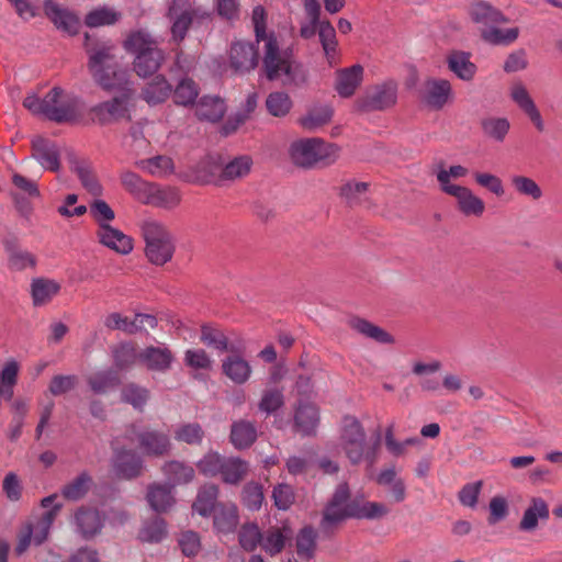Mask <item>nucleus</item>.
<instances>
[{
	"label": "nucleus",
	"mask_w": 562,
	"mask_h": 562,
	"mask_svg": "<svg viewBox=\"0 0 562 562\" xmlns=\"http://www.w3.org/2000/svg\"><path fill=\"white\" fill-rule=\"evenodd\" d=\"M257 42H265L263 68L269 80H280L282 85L301 87L307 81L305 68L292 59L291 53L279 48L273 34L266 32V11L261 5L252 10L251 16Z\"/></svg>",
	"instance_id": "nucleus-1"
},
{
	"label": "nucleus",
	"mask_w": 562,
	"mask_h": 562,
	"mask_svg": "<svg viewBox=\"0 0 562 562\" xmlns=\"http://www.w3.org/2000/svg\"><path fill=\"white\" fill-rule=\"evenodd\" d=\"M115 46L105 42L88 48V68L94 82L106 91H131L128 71L121 65Z\"/></svg>",
	"instance_id": "nucleus-2"
},
{
	"label": "nucleus",
	"mask_w": 562,
	"mask_h": 562,
	"mask_svg": "<svg viewBox=\"0 0 562 562\" xmlns=\"http://www.w3.org/2000/svg\"><path fill=\"white\" fill-rule=\"evenodd\" d=\"M124 48L135 55L134 69L139 77L154 75L165 60L157 41L144 30L132 32L124 41Z\"/></svg>",
	"instance_id": "nucleus-3"
},
{
	"label": "nucleus",
	"mask_w": 562,
	"mask_h": 562,
	"mask_svg": "<svg viewBox=\"0 0 562 562\" xmlns=\"http://www.w3.org/2000/svg\"><path fill=\"white\" fill-rule=\"evenodd\" d=\"M57 494L44 497L41 506L46 509L41 516L27 520L19 533V541L15 547L18 554L24 553L29 547L34 543L42 544L48 537L49 530L63 508V504L57 502Z\"/></svg>",
	"instance_id": "nucleus-4"
},
{
	"label": "nucleus",
	"mask_w": 562,
	"mask_h": 562,
	"mask_svg": "<svg viewBox=\"0 0 562 562\" xmlns=\"http://www.w3.org/2000/svg\"><path fill=\"white\" fill-rule=\"evenodd\" d=\"M339 446L352 464L366 461L372 465L376 460L378 443L371 445L367 441L364 429L355 417L346 416L344 418Z\"/></svg>",
	"instance_id": "nucleus-5"
},
{
	"label": "nucleus",
	"mask_w": 562,
	"mask_h": 562,
	"mask_svg": "<svg viewBox=\"0 0 562 562\" xmlns=\"http://www.w3.org/2000/svg\"><path fill=\"white\" fill-rule=\"evenodd\" d=\"M140 231L145 240V255L149 262L164 266L169 262L175 254V237L166 225L157 220L147 218L140 224Z\"/></svg>",
	"instance_id": "nucleus-6"
},
{
	"label": "nucleus",
	"mask_w": 562,
	"mask_h": 562,
	"mask_svg": "<svg viewBox=\"0 0 562 562\" xmlns=\"http://www.w3.org/2000/svg\"><path fill=\"white\" fill-rule=\"evenodd\" d=\"M291 161L301 168H312L317 164L330 165L338 158V147L321 138H302L289 147Z\"/></svg>",
	"instance_id": "nucleus-7"
},
{
	"label": "nucleus",
	"mask_w": 562,
	"mask_h": 562,
	"mask_svg": "<svg viewBox=\"0 0 562 562\" xmlns=\"http://www.w3.org/2000/svg\"><path fill=\"white\" fill-rule=\"evenodd\" d=\"M166 16L170 23L172 41L180 43L186 38L193 23H202L210 18V14L191 0H171Z\"/></svg>",
	"instance_id": "nucleus-8"
},
{
	"label": "nucleus",
	"mask_w": 562,
	"mask_h": 562,
	"mask_svg": "<svg viewBox=\"0 0 562 562\" xmlns=\"http://www.w3.org/2000/svg\"><path fill=\"white\" fill-rule=\"evenodd\" d=\"M63 90L53 88L44 97L43 116L54 122H69L79 115L80 101L76 97H67L61 99Z\"/></svg>",
	"instance_id": "nucleus-9"
},
{
	"label": "nucleus",
	"mask_w": 562,
	"mask_h": 562,
	"mask_svg": "<svg viewBox=\"0 0 562 562\" xmlns=\"http://www.w3.org/2000/svg\"><path fill=\"white\" fill-rule=\"evenodd\" d=\"M397 98V86L394 81H386L367 90L364 95L356 101L359 111H383L393 106Z\"/></svg>",
	"instance_id": "nucleus-10"
},
{
	"label": "nucleus",
	"mask_w": 562,
	"mask_h": 562,
	"mask_svg": "<svg viewBox=\"0 0 562 562\" xmlns=\"http://www.w3.org/2000/svg\"><path fill=\"white\" fill-rule=\"evenodd\" d=\"M348 498H349V485L346 482L340 483L336 487L330 501L324 508L323 519L321 521V526L324 530H327L330 527H333L348 518V512H347Z\"/></svg>",
	"instance_id": "nucleus-11"
},
{
	"label": "nucleus",
	"mask_w": 562,
	"mask_h": 562,
	"mask_svg": "<svg viewBox=\"0 0 562 562\" xmlns=\"http://www.w3.org/2000/svg\"><path fill=\"white\" fill-rule=\"evenodd\" d=\"M32 157L45 169L57 171L60 167L58 146L44 137H35L32 140Z\"/></svg>",
	"instance_id": "nucleus-12"
},
{
	"label": "nucleus",
	"mask_w": 562,
	"mask_h": 562,
	"mask_svg": "<svg viewBox=\"0 0 562 562\" xmlns=\"http://www.w3.org/2000/svg\"><path fill=\"white\" fill-rule=\"evenodd\" d=\"M510 98L517 106L529 117L539 132L544 131V121L527 88L521 82L510 87Z\"/></svg>",
	"instance_id": "nucleus-13"
},
{
	"label": "nucleus",
	"mask_w": 562,
	"mask_h": 562,
	"mask_svg": "<svg viewBox=\"0 0 562 562\" xmlns=\"http://www.w3.org/2000/svg\"><path fill=\"white\" fill-rule=\"evenodd\" d=\"M446 194L457 200L458 210L465 216L480 217L485 211L484 201L467 187H449Z\"/></svg>",
	"instance_id": "nucleus-14"
},
{
	"label": "nucleus",
	"mask_w": 562,
	"mask_h": 562,
	"mask_svg": "<svg viewBox=\"0 0 562 562\" xmlns=\"http://www.w3.org/2000/svg\"><path fill=\"white\" fill-rule=\"evenodd\" d=\"M231 66L236 72H248L258 65L255 46L246 42H236L231 47Z\"/></svg>",
	"instance_id": "nucleus-15"
},
{
	"label": "nucleus",
	"mask_w": 562,
	"mask_h": 562,
	"mask_svg": "<svg viewBox=\"0 0 562 562\" xmlns=\"http://www.w3.org/2000/svg\"><path fill=\"white\" fill-rule=\"evenodd\" d=\"M72 524L77 533L85 539H90L101 531L103 519L99 510L81 507L75 513Z\"/></svg>",
	"instance_id": "nucleus-16"
},
{
	"label": "nucleus",
	"mask_w": 562,
	"mask_h": 562,
	"mask_svg": "<svg viewBox=\"0 0 562 562\" xmlns=\"http://www.w3.org/2000/svg\"><path fill=\"white\" fill-rule=\"evenodd\" d=\"M98 238L103 246L119 254L127 255L133 250L132 238L110 224L101 223L99 225Z\"/></svg>",
	"instance_id": "nucleus-17"
},
{
	"label": "nucleus",
	"mask_w": 562,
	"mask_h": 562,
	"mask_svg": "<svg viewBox=\"0 0 562 562\" xmlns=\"http://www.w3.org/2000/svg\"><path fill=\"white\" fill-rule=\"evenodd\" d=\"M44 9L46 15L58 30L67 33L68 35H75L78 33L80 21L72 12L60 8L52 0L45 1Z\"/></svg>",
	"instance_id": "nucleus-18"
},
{
	"label": "nucleus",
	"mask_w": 562,
	"mask_h": 562,
	"mask_svg": "<svg viewBox=\"0 0 562 562\" xmlns=\"http://www.w3.org/2000/svg\"><path fill=\"white\" fill-rule=\"evenodd\" d=\"M122 97L113 98L97 104L91 109L94 117L102 124L124 117L127 113V98L130 91H122Z\"/></svg>",
	"instance_id": "nucleus-19"
},
{
	"label": "nucleus",
	"mask_w": 562,
	"mask_h": 562,
	"mask_svg": "<svg viewBox=\"0 0 562 562\" xmlns=\"http://www.w3.org/2000/svg\"><path fill=\"white\" fill-rule=\"evenodd\" d=\"M363 80V67L359 64L342 68L336 72L335 89L341 98H350L355 94Z\"/></svg>",
	"instance_id": "nucleus-20"
},
{
	"label": "nucleus",
	"mask_w": 562,
	"mask_h": 562,
	"mask_svg": "<svg viewBox=\"0 0 562 562\" xmlns=\"http://www.w3.org/2000/svg\"><path fill=\"white\" fill-rule=\"evenodd\" d=\"M348 518L378 519L385 516L390 509L382 503L364 501L362 497L348 498Z\"/></svg>",
	"instance_id": "nucleus-21"
},
{
	"label": "nucleus",
	"mask_w": 562,
	"mask_h": 562,
	"mask_svg": "<svg viewBox=\"0 0 562 562\" xmlns=\"http://www.w3.org/2000/svg\"><path fill=\"white\" fill-rule=\"evenodd\" d=\"M180 202L181 194L178 189L173 187H160L151 183L143 204L165 210H172L177 207Z\"/></svg>",
	"instance_id": "nucleus-22"
},
{
	"label": "nucleus",
	"mask_w": 562,
	"mask_h": 562,
	"mask_svg": "<svg viewBox=\"0 0 562 562\" xmlns=\"http://www.w3.org/2000/svg\"><path fill=\"white\" fill-rule=\"evenodd\" d=\"M143 461L134 451H115L113 458V470L117 477L133 479L140 474Z\"/></svg>",
	"instance_id": "nucleus-23"
},
{
	"label": "nucleus",
	"mask_w": 562,
	"mask_h": 562,
	"mask_svg": "<svg viewBox=\"0 0 562 562\" xmlns=\"http://www.w3.org/2000/svg\"><path fill=\"white\" fill-rule=\"evenodd\" d=\"M138 360L148 370L165 372L170 368L173 356L165 346L147 347L138 353Z\"/></svg>",
	"instance_id": "nucleus-24"
},
{
	"label": "nucleus",
	"mask_w": 562,
	"mask_h": 562,
	"mask_svg": "<svg viewBox=\"0 0 562 562\" xmlns=\"http://www.w3.org/2000/svg\"><path fill=\"white\" fill-rule=\"evenodd\" d=\"M452 95V88L446 79H429L425 83V102L432 109L445 106Z\"/></svg>",
	"instance_id": "nucleus-25"
},
{
	"label": "nucleus",
	"mask_w": 562,
	"mask_h": 562,
	"mask_svg": "<svg viewBox=\"0 0 562 562\" xmlns=\"http://www.w3.org/2000/svg\"><path fill=\"white\" fill-rule=\"evenodd\" d=\"M19 372L20 364L15 359L7 360L0 368V407L3 403L12 401Z\"/></svg>",
	"instance_id": "nucleus-26"
},
{
	"label": "nucleus",
	"mask_w": 562,
	"mask_h": 562,
	"mask_svg": "<svg viewBox=\"0 0 562 562\" xmlns=\"http://www.w3.org/2000/svg\"><path fill=\"white\" fill-rule=\"evenodd\" d=\"M239 521L237 506L233 503L218 504L214 512V528L221 533H232L236 530Z\"/></svg>",
	"instance_id": "nucleus-27"
},
{
	"label": "nucleus",
	"mask_w": 562,
	"mask_h": 562,
	"mask_svg": "<svg viewBox=\"0 0 562 562\" xmlns=\"http://www.w3.org/2000/svg\"><path fill=\"white\" fill-rule=\"evenodd\" d=\"M292 531L288 527H271L262 532L261 549L269 555L279 554L291 538Z\"/></svg>",
	"instance_id": "nucleus-28"
},
{
	"label": "nucleus",
	"mask_w": 562,
	"mask_h": 562,
	"mask_svg": "<svg viewBox=\"0 0 562 562\" xmlns=\"http://www.w3.org/2000/svg\"><path fill=\"white\" fill-rule=\"evenodd\" d=\"M319 417L316 406L310 403H301L294 415V425L296 431L303 436H310L315 432Z\"/></svg>",
	"instance_id": "nucleus-29"
},
{
	"label": "nucleus",
	"mask_w": 562,
	"mask_h": 562,
	"mask_svg": "<svg viewBox=\"0 0 562 562\" xmlns=\"http://www.w3.org/2000/svg\"><path fill=\"white\" fill-rule=\"evenodd\" d=\"M254 166L249 155L236 156L223 165L220 178L225 181H236L247 177Z\"/></svg>",
	"instance_id": "nucleus-30"
},
{
	"label": "nucleus",
	"mask_w": 562,
	"mask_h": 562,
	"mask_svg": "<svg viewBox=\"0 0 562 562\" xmlns=\"http://www.w3.org/2000/svg\"><path fill=\"white\" fill-rule=\"evenodd\" d=\"M549 514V507L546 501L541 497H533L522 515L519 522V529L522 531L535 530L538 526V521L540 519H548Z\"/></svg>",
	"instance_id": "nucleus-31"
},
{
	"label": "nucleus",
	"mask_w": 562,
	"mask_h": 562,
	"mask_svg": "<svg viewBox=\"0 0 562 562\" xmlns=\"http://www.w3.org/2000/svg\"><path fill=\"white\" fill-rule=\"evenodd\" d=\"M225 111L224 101L217 97H202L195 104V115L201 121L217 122Z\"/></svg>",
	"instance_id": "nucleus-32"
},
{
	"label": "nucleus",
	"mask_w": 562,
	"mask_h": 562,
	"mask_svg": "<svg viewBox=\"0 0 562 562\" xmlns=\"http://www.w3.org/2000/svg\"><path fill=\"white\" fill-rule=\"evenodd\" d=\"M138 442L147 454L160 456L170 448L168 435L157 430H145L138 434Z\"/></svg>",
	"instance_id": "nucleus-33"
},
{
	"label": "nucleus",
	"mask_w": 562,
	"mask_h": 562,
	"mask_svg": "<svg viewBox=\"0 0 562 562\" xmlns=\"http://www.w3.org/2000/svg\"><path fill=\"white\" fill-rule=\"evenodd\" d=\"M58 282L46 278H35L31 283V295L35 306H42L52 301L59 292Z\"/></svg>",
	"instance_id": "nucleus-34"
},
{
	"label": "nucleus",
	"mask_w": 562,
	"mask_h": 562,
	"mask_svg": "<svg viewBox=\"0 0 562 562\" xmlns=\"http://www.w3.org/2000/svg\"><path fill=\"white\" fill-rule=\"evenodd\" d=\"M331 117V106L328 104H315L299 119V124L306 131H315L327 124Z\"/></svg>",
	"instance_id": "nucleus-35"
},
{
	"label": "nucleus",
	"mask_w": 562,
	"mask_h": 562,
	"mask_svg": "<svg viewBox=\"0 0 562 562\" xmlns=\"http://www.w3.org/2000/svg\"><path fill=\"white\" fill-rule=\"evenodd\" d=\"M224 374L236 384H244L251 374V367L240 356H229L222 363Z\"/></svg>",
	"instance_id": "nucleus-36"
},
{
	"label": "nucleus",
	"mask_w": 562,
	"mask_h": 562,
	"mask_svg": "<svg viewBox=\"0 0 562 562\" xmlns=\"http://www.w3.org/2000/svg\"><path fill=\"white\" fill-rule=\"evenodd\" d=\"M147 501L151 509L156 513L167 512L175 504L172 486L153 484L147 491Z\"/></svg>",
	"instance_id": "nucleus-37"
},
{
	"label": "nucleus",
	"mask_w": 562,
	"mask_h": 562,
	"mask_svg": "<svg viewBox=\"0 0 562 562\" xmlns=\"http://www.w3.org/2000/svg\"><path fill=\"white\" fill-rule=\"evenodd\" d=\"M218 497V487L215 484L203 485L196 495L192 505L194 513L203 517H209L216 509V501Z\"/></svg>",
	"instance_id": "nucleus-38"
},
{
	"label": "nucleus",
	"mask_w": 562,
	"mask_h": 562,
	"mask_svg": "<svg viewBox=\"0 0 562 562\" xmlns=\"http://www.w3.org/2000/svg\"><path fill=\"white\" fill-rule=\"evenodd\" d=\"M172 87L168 80L159 75L156 76L143 90V99L151 105L166 101L171 94Z\"/></svg>",
	"instance_id": "nucleus-39"
},
{
	"label": "nucleus",
	"mask_w": 562,
	"mask_h": 562,
	"mask_svg": "<svg viewBox=\"0 0 562 562\" xmlns=\"http://www.w3.org/2000/svg\"><path fill=\"white\" fill-rule=\"evenodd\" d=\"M257 438V430L252 423L238 420L232 425L231 441L237 449H244L251 446Z\"/></svg>",
	"instance_id": "nucleus-40"
},
{
	"label": "nucleus",
	"mask_w": 562,
	"mask_h": 562,
	"mask_svg": "<svg viewBox=\"0 0 562 562\" xmlns=\"http://www.w3.org/2000/svg\"><path fill=\"white\" fill-rule=\"evenodd\" d=\"M449 69L461 80L470 81L476 72V66L470 60V56L463 52H454L448 57Z\"/></svg>",
	"instance_id": "nucleus-41"
},
{
	"label": "nucleus",
	"mask_w": 562,
	"mask_h": 562,
	"mask_svg": "<svg viewBox=\"0 0 562 562\" xmlns=\"http://www.w3.org/2000/svg\"><path fill=\"white\" fill-rule=\"evenodd\" d=\"M248 469L249 465L246 461L235 457H225L221 470L222 480L227 484H237L246 476Z\"/></svg>",
	"instance_id": "nucleus-42"
},
{
	"label": "nucleus",
	"mask_w": 562,
	"mask_h": 562,
	"mask_svg": "<svg viewBox=\"0 0 562 562\" xmlns=\"http://www.w3.org/2000/svg\"><path fill=\"white\" fill-rule=\"evenodd\" d=\"M496 25L490 24L482 30L481 36L486 43L492 45H509L517 40L519 35L518 27L499 29Z\"/></svg>",
	"instance_id": "nucleus-43"
},
{
	"label": "nucleus",
	"mask_w": 562,
	"mask_h": 562,
	"mask_svg": "<svg viewBox=\"0 0 562 562\" xmlns=\"http://www.w3.org/2000/svg\"><path fill=\"white\" fill-rule=\"evenodd\" d=\"M162 472L168 481L171 482L170 486L172 487L178 484H187L194 477V469L180 461H170L166 463L162 468Z\"/></svg>",
	"instance_id": "nucleus-44"
},
{
	"label": "nucleus",
	"mask_w": 562,
	"mask_h": 562,
	"mask_svg": "<svg viewBox=\"0 0 562 562\" xmlns=\"http://www.w3.org/2000/svg\"><path fill=\"white\" fill-rule=\"evenodd\" d=\"M350 326L352 329L357 330L359 334L371 338L380 344H393V337L386 333L381 327L368 322L363 318H352L350 319Z\"/></svg>",
	"instance_id": "nucleus-45"
},
{
	"label": "nucleus",
	"mask_w": 562,
	"mask_h": 562,
	"mask_svg": "<svg viewBox=\"0 0 562 562\" xmlns=\"http://www.w3.org/2000/svg\"><path fill=\"white\" fill-rule=\"evenodd\" d=\"M137 167L150 173L154 177H166L173 172L175 165L168 156H155L149 159H143L136 162Z\"/></svg>",
	"instance_id": "nucleus-46"
},
{
	"label": "nucleus",
	"mask_w": 562,
	"mask_h": 562,
	"mask_svg": "<svg viewBox=\"0 0 562 562\" xmlns=\"http://www.w3.org/2000/svg\"><path fill=\"white\" fill-rule=\"evenodd\" d=\"M266 108L270 115L274 117H284L291 112L293 101L286 92L274 91L268 94L266 99Z\"/></svg>",
	"instance_id": "nucleus-47"
},
{
	"label": "nucleus",
	"mask_w": 562,
	"mask_h": 562,
	"mask_svg": "<svg viewBox=\"0 0 562 562\" xmlns=\"http://www.w3.org/2000/svg\"><path fill=\"white\" fill-rule=\"evenodd\" d=\"M471 16L475 22L483 23L486 26L490 24H503L508 21L502 12L485 2L475 3L471 9Z\"/></svg>",
	"instance_id": "nucleus-48"
},
{
	"label": "nucleus",
	"mask_w": 562,
	"mask_h": 562,
	"mask_svg": "<svg viewBox=\"0 0 562 562\" xmlns=\"http://www.w3.org/2000/svg\"><path fill=\"white\" fill-rule=\"evenodd\" d=\"M121 182L124 189L142 203L151 184L143 180L137 173L128 170L121 173Z\"/></svg>",
	"instance_id": "nucleus-49"
},
{
	"label": "nucleus",
	"mask_w": 562,
	"mask_h": 562,
	"mask_svg": "<svg viewBox=\"0 0 562 562\" xmlns=\"http://www.w3.org/2000/svg\"><path fill=\"white\" fill-rule=\"evenodd\" d=\"M119 374L113 370L100 371L88 379L91 390L97 394H104L120 384Z\"/></svg>",
	"instance_id": "nucleus-50"
},
{
	"label": "nucleus",
	"mask_w": 562,
	"mask_h": 562,
	"mask_svg": "<svg viewBox=\"0 0 562 562\" xmlns=\"http://www.w3.org/2000/svg\"><path fill=\"white\" fill-rule=\"evenodd\" d=\"M262 531L256 522L244 524L238 532L240 547L247 552H254L261 547Z\"/></svg>",
	"instance_id": "nucleus-51"
},
{
	"label": "nucleus",
	"mask_w": 562,
	"mask_h": 562,
	"mask_svg": "<svg viewBox=\"0 0 562 562\" xmlns=\"http://www.w3.org/2000/svg\"><path fill=\"white\" fill-rule=\"evenodd\" d=\"M121 18V13L110 7H99L90 11L85 23L89 27H99L115 24Z\"/></svg>",
	"instance_id": "nucleus-52"
},
{
	"label": "nucleus",
	"mask_w": 562,
	"mask_h": 562,
	"mask_svg": "<svg viewBox=\"0 0 562 562\" xmlns=\"http://www.w3.org/2000/svg\"><path fill=\"white\" fill-rule=\"evenodd\" d=\"M510 182L519 195L527 196L535 201L540 200L543 195L540 186L530 177L514 175L510 177Z\"/></svg>",
	"instance_id": "nucleus-53"
},
{
	"label": "nucleus",
	"mask_w": 562,
	"mask_h": 562,
	"mask_svg": "<svg viewBox=\"0 0 562 562\" xmlns=\"http://www.w3.org/2000/svg\"><path fill=\"white\" fill-rule=\"evenodd\" d=\"M91 482V476L83 472L63 487L61 495L68 501H79L88 493Z\"/></svg>",
	"instance_id": "nucleus-54"
},
{
	"label": "nucleus",
	"mask_w": 562,
	"mask_h": 562,
	"mask_svg": "<svg viewBox=\"0 0 562 562\" xmlns=\"http://www.w3.org/2000/svg\"><path fill=\"white\" fill-rule=\"evenodd\" d=\"M173 437L177 441L187 445H201L204 438V430L198 423H186L175 429Z\"/></svg>",
	"instance_id": "nucleus-55"
},
{
	"label": "nucleus",
	"mask_w": 562,
	"mask_h": 562,
	"mask_svg": "<svg viewBox=\"0 0 562 562\" xmlns=\"http://www.w3.org/2000/svg\"><path fill=\"white\" fill-rule=\"evenodd\" d=\"M317 24L319 41L329 64H331L337 47L336 31L329 21H318Z\"/></svg>",
	"instance_id": "nucleus-56"
},
{
	"label": "nucleus",
	"mask_w": 562,
	"mask_h": 562,
	"mask_svg": "<svg viewBox=\"0 0 562 562\" xmlns=\"http://www.w3.org/2000/svg\"><path fill=\"white\" fill-rule=\"evenodd\" d=\"M199 95L196 83L190 78H182L173 90L175 102L180 105H191Z\"/></svg>",
	"instance_id": "nucleus-57"
},
{
	"label": "nucleus",
	"mask_w": 562,
	"mask_h": 562,
	"mask_svg": "<svg viewBox=\"0 0 562 562\" xmlns=\"http://www.w3.org/2000/svg\"><path fill=\"white\" fill-rule=\"evenodd\" d=\"M481 125L484 134L496 142H503L510 128V123L505 117H487Z\"/></svg>",
	"instance_id": "nucleus-58"
},
{
	"label": "nucleus",
	"mask_w": 562,
	"mask_h": 562,
	"mask_svg": "<svg viewBox=\"0 0 562 562\" xmlns=\"http://www.w3.org/2000/svg\"><path fill=\"white\" fill-rule=\"evenodd\" d=\"M75 171L82 184V187L92 195L98 196L102 193V187L91 170L90 166L81 162L77 164Z\"/></svg>",
	"instance_id": "nucleus-59"
},
{
	"label": "nucleus",
	"mask_w": 562,
	"mask_h": 562,
	"mask_svg": "<svg viewBox=\"0 0 562 562\" xmlns=\"http://www.w3.org/2000/svg\"><path fill=\"white\" fill-rule=\"evenodd\" d=\"M316 547V532L312 527L303 528L296 537V552L303 559H311Z\"/></svg>",
	"instance_id": "nucleus-60"
},
{
	"label": "nucleus",
	"mask_w": 562,
	"mask_h": 562,
	"mask_svg": "<svg viewBox=\"0 0 562 562\" xmlns=\"http://www.w3.org/2000/svg\"><path fill=\"white\" fill-rule=\"evenodd\" d=\"M283 404L284 396L282 391L278 389H269L263 391L258 408L260 412L270 415L281 408Z\"/></svg>",
	"instance_id": "nucleus-61"
},
{
	"label": "nucleus",
	"mask_w": 562,
	"mask_h": 562,
	"mask_svg": "<svg viewBox=\"0 0 562 562\" xmlns=\"http://www.w3.org/2000/svg\"><path fill=\"white\" fill-rule=\"evenodd\" d=\"M368 183L349 181L341 187V196L350 205L362 203L367 199Z\"/></svg>",
	"instance_id": "nucleus-62"
},
{
	"label": "nucleus",
	"mask_w": 562,
	"mask_h": 562,
	"mask_svg": "<svg viewBox=\"0 0 562 562\" xmlns=\"http://www.w3.org/2000/svg\"><path fill=\"white\" fill-rule=\"evenodd\" d=\"M224 458L217 452L210 451L199 460L196 467L203 475L213 477L221 474Z\"/></svg>",
	"instance_id": "nucleus-63"
},
{
	"label": "nucleus",
	"mask_w": 562,
	"mask_h": 562,
	"mask_svg": "<svg viewBox=\"0 0 562 562\" xmlns=\"http://www.w3.org/2000/svg\"><path fill=\"white\" fill-rule=\"evenodd\" d=\"M112 353L115 367L121 370L128 368L136 361V359H138V355L131 344H121L116 346L112 350Z\"/></svg>",
	"instance_id": "nucleus-64"
}]
</instances>
